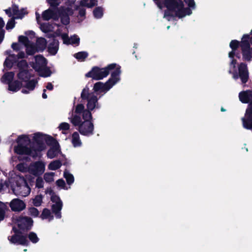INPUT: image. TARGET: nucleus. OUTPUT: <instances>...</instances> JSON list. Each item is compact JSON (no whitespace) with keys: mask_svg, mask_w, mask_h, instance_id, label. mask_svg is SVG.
<instances>
[{"mask_svg":"<svg viewBox=\"0 0 252 252\" xmlns=\"http://www.w3.org/2000/svg\"><path fill=\"white\" fill-rule=\"evenodd\" d=\"M31 137L30 135H19L16 142L18 145L14 147V151L19 155H30L33 158L39 156V153L45 150L47 144H52V147L48 150L47 156L49 158H53L60 153L59 143L51 136L43 134L40 132L35 133L32 135L34 146L31 147Z\"/></svg>","mask_w":252,"mask_h":252,"instance_id":"1","label":"nucleus"},{"mask_svg":"<svg viewBox=\"0 0 252 252\" xmlns=\"http://www.w3.org/2000/svg\"><path fill=\"white\" fill-rule=\"evenodd\" d=\"M19 71L17 74V80L14 81L9 86V91L16 92L21 90L24 94H29L33 91L37 84L35 79L30 80L32 77L31 71L28 69V65L25 60H22L17 64Z\"/></svg>","mask_w":252,"mask_h":252,"instance_id":"2","label":"nucleus"},{"mask_svg":"<svg viewBox=\"0 0 252 252\" xmlns=\"http://www.w3.org/2000/svg\"><path fill=\"white\" fill-rule=\"evenodd\" d=\"M76 114L73 113L69 117L70 122L74 126H78L79 132L85 136H90L93 134L94 125L92 122V115L89 111H84V105L78 104L75 109Z\"/></svg>","mask_w":252,"mask_h":252,"instance_id":"3","label":"nucleus"},{"mask_svg":"<svg viewBox=\"0 0 252 252\" xmlns=\"http://www.w3.org/2000/svg\"><path fill=\"white\" fill-rule=\"evenodd\" d=\"M239 45V42L237 40H232L230 43V47L232 51L228 54V57L230 59L229 66L228 72L232 75L234 79H237L240 77L242 83H246L248 79L249 73L246 64L241 63L237 65V60L235 57H239V54L236 52V49Z\"/></svg>","mask_w":252,"mask_h":252,"instance_id":"4","label":"nucleus"},{"mask_svg":"<svg viewBox=\"0 0 252 252\" xmlns=\"http://www.w3.org/2000/svg\"><path fill=\"white\" fill-rule=\"evenodd\" d=\"M163 7L167 8L163 18L168 21L173 19L174 17L181 18L192 13L189 8L184 7V3L181 0H165Z\"/></svg>","mask_w":252,"mask_h":252,"instance_id":"5","label":"nucleus"},{"mask_svg":"<svg viewBox=\"0 0 252 252\" xmlns=\"http://www.w3.org/2000/svg\"><path fill=\"white\" fill-rule=\"evenodd\" d=\"M11 177L6 181L4 185L10 188L12 192L17 196L26 197L31 192V188L23 177L15 174L13 172L10 173Z\"/></svg>","mask_w":252,"mask_h":252,"instance_id":"6","label":"nucleus"},{"mask_svg":"<svg viewBox=\"0 0 252 252\" xmlns=\"http://www.w3.org/2000/svg\"><path fill=\"white\" fill-rule=\"evenodd\" d=\"M46 43L47 42L44 38H39L37 39V47H35L30 42L27 37L21 35L19 37V43H13L11 47L13 50L18 51L21 49V44H22L26 47L27 54L31 55L36 52L43 50L46 47Z\"/></svg>","mask_w":252,"mask_h":252,"instance_id":"7","label":"nucleus"},{"mask_svg":"<svg viewBox=\"0 0 252 252\" xmlns=\"http://www.w3.org/2000/svg\"><path fill=\"white\" fill-rule=\"evenodd\" d=\"M72 14V10L66 5L65 8L62 7L61 11L57 8H50L42 12V18L44 20L48 21L50 19L58 20L61 17L63 24L67 25L69 22V15Z\"/></svg>","mask_w":252,"mask_h":252,"instance_id":"8","label":"nucleus"},{"mask_svg":"<svg viewBox=\"0 0 252 252\" xmlns=\"http://www.w3.org/2000/svg\"><path fill=\"white\" fill-rule=\"evenodd\" d=\"M117 70L119 72V77H120V66L116 63H111L104 68L94 67L86 75L87 77H90L94 80H98L106 77L110 72H111L112 73L116 72Z\"/></svg>","mask_w":252,"mask_h":252,"instance_id":"9","label":"nucleus"},{"mask_svg":"<svg viewBox=\"0 0 252 252\" xmlns=\"http://www.w3.org/2000/svg\"><path fill=\"white\" fill-rule=\"evenodd\" d=\"M30 64L40 76L47 77L51 75V70L46 66V60L43 56L38 55L34 57Z\"/></svg>","mask_w":252,"mask_h":252,"instance_id":"10","label":"nucleus"},{"mask_svg":"<svg viewBox=\"0 0 252 252\" xmlns=\"http://www.w3.org/2000/svg\"><path fill=\"white\" fill-rule=\"evenodd\" d=\"M120 80L119 71L112 73L110 78L105 83L101 82L96 83L94 86V91L96 93H106Z\"/></svg>","mask_w":252,"mask_h":252,"instance_id":"11","label":"nucleus"},{"mask_svg":"<svg viewBox=\"0 0 252 252\" xmlns=\"http://www.w3.org/2000/svg\"><path fill=\"white\" fill-rule=\"evenodd\" d=\"M97 1L96 0H82L80 3V6H77L74 4V0H68L66 2V5L70 8V10L72 11L74 9L79 10V16L81 18L80 20L82 21L84 19L86 11L85 9L82 6H86L88 8H91L96 4Z\"/></svg>","mask_w":252,"mask_h":252,"instance_id":"12","label":"nucleus"},{"mask_svg":"<svg viewBox=\"0 0 252 252\" xmlns=\"http://www.w3.org/2000/svg\"><path fill=\"white\" fill-rule=\"evenodd\" d=\"M81 97L83 99H87V109H85L84 107V111H89L91 112L95 109H99L100 106L98 102V98L93 93H90L88 88H84L81 94Z\"/></svg>","mask_w":252,"mask_h":252,"instance_id":"13","label":"nucleus"},{"mask_svg":"<svg viewBox=\"0 0 252 252\" xmlns=\"http://www.w3.org/2000/svg\"><path fill=\"white\" fill-rule=\"evenodd\" d=\"M252 37L248 34H244L241 39V47L243 58L245 60L249 61L252 57V29L251 32Z\"/></svg>","mask_w":252,"mask_h":252,"instance_id":"14","label":"nucleus"},{"mask_svg":"<svg viewBox=\"0 0 252 252\" xmlns=\"http://www.w3.org/2000/svg\"><path fill=\"white\" fill-rule=\"evenodd\" d=\"M45 192L46 194H49L51 196V200L53 203L52 205L53 213L55 214L57 218H61V211L62 209L63 203L60 197L54 193L51 188H47Z\"/></svg>","mask_w":252,"mask_h":252,"instance_id":"15","label":"nucleus"},{"mask_svg":"<svg viewBox=\"0 0 252 252\" xmlns=\"http://www.w3.org/2000/svg\"><path fill=\"white\" fill-rule=\"evenodd\" d=\"M46 163L39 160L32 162L29 165V173L34 176H40L45 171Z\"/></svg>","mask_w":252,"mask_h":252,"instance_id":"16","label":"nucleus"},{"mask_svg":"<svg viewBox=\"0 0 252 252\" xmlns=\"http://www.w3.org/2000/svg\"><path fill=\"white\" fill-rule=\"evenodd\" d=\"M8 239L11 243L14 244L25 245L28 243L26 238L22 235L20 231L17 230L15 226L13 228L11 235L8 236Z\"/></svg>","mask_w":252,"mask_h":252,"instance_id":"17","label":"nucleus"},{"mask_svg":"<svg viewBox=\"0 0 252 252\" xmlns=\"http://www.w3.org/2000/svg\"><path fill=\"white\" fill-rule=\"evenodd\" d=\"M4 11L9 17H11L14 19H22L28 13L26 9H19L16 5H13L11 7L5 9Z\"/></svg>","mask_w":252,"mask_h":252,"instance_id":"18","label":"nucleus"},{"mask_svg":"<svg viewBox=\"0 0 252 252\" xmlns=\"http://www.w3.org/2000/svg\"><path fill=\"white\" fill-rule=\"evenodd\" d=\"M63 27H60V29H58L56 32V34L57 35H61L63 40V42L65 44H72L78 45L80 42L79 37L76 35H74L70 37H68V35L66 33H62L61 31Z\"/></svg>","mask_w":252,"mask_h":252,"instance_id":"19","label":"nucleus"},{"mask_svg":"<svg viewBox=\"0 0 252 252\" xmlns=\"http://www.w3.org/2000/svg\"><path fill=\"white\" fill-rule=\"evenodd\" d=\"M14 223L19 227V230H20L29 229L32 225L33 221L29 217H19L14 220Z\"/></svg>","mask_w":252,"mask_h":252,"instance_id":"20","label":"nucleus"},{"mask_svg":"<svg viewBox=\"0 0 252 252\" xmlns=\"http://www.w3.org/2000/svg\"><path fill=\"white\" fill-rule=\"evenodd\" d=\"M243 127L248 129H252V103L249 105L245 116L242 119Z\"/></svg>","mask_w":252,"mask_h":252,"instance_id":"21","label":"nucleus"},{"mask_svg":"<svg viewBox=\"0 0 252 252\" xmlns=\"http://www.w3.org/2000/svg\"><path fill=\"white\" fill-rule=\"evenodd\" d=\"M9 207L12 211L20 212L26 208V204L23 200L14 198L9 202Z\"/></svg>","mask_w":252,"mask_h":252,"instance_id":"22","label":"nucleus"},{"mask_svg":"<svg viewBox=\"0 0 252 252\" xmlns=\"http://www.w3.org/2000/svg\"><path fill=\"white\" fill-rule=\"evenodd\" d=\"M6 54H8L9 56L6 59L4 63V65L8 68L11 67L13 63L17 61V59L24 58L25 56L23 52H19L17 56L10 54V51H6Z\"/></svg>","mask_w":252,"mask_h":252,"instance_id":"23","label":"nucleus"},{"mask_svg":"<svg viewBox=\"0 0 252 252\" xmlns=\"http://www.w3.org/2000/svg\"><path fill=\"white\" fill-rule=\"evenodd\" d=\"M240 100L243 103H249L252 101V92L247 91L239 94Z\"/></svg>","mask_w":252,"mask_h":252,"instance_id":"24","label":"nucleus"},{"mask_svg":"<svg viewBox=\"0 0 252 252\" xmlns=\"http://www.w3.org/2000/svg\"><path fill=\"white\" fill-rule=\"evenodd\" d=\"M14 77V73L13 72H8L5 73L1 78V81L5 84H8V90L9 91L10 85L13 83V78Z\"/></svg>","mask_w":252,"mask_h":252,"instance_id":"25","label":"nucleus"},{"mask_svg":"<svg viewBox=\"0 0 252 252\" xmlns=\"http://www.w3.org/2000/svg\"><path fill=\"white\" fill-rule=\"evenodd\" d=\"M71 143L74 147H79L81 146L82 142L80 138L79 133L77 132H74L71 136Z\"/></svg>","mask_w":252,"mask_h":252,"instance_id":"26","label":"nucleus"},{"mask_svg":"<svg viewBox=\"0 0 252 252\" xmlns=\"http://www.w3.org/2000/svg\"><path fill=\"white\" fill-rule=\"evenodd\" d=\"M59 49V42L56 40H54L53 43H50L48 47L49 52L53 55H55Z\"/></svg>","mask_w":252,"mask_h":252,"instance_id":"27","label":"nucleus"},{"mask_svg":"<svg viewBox=\"0 0 252 252\" xmlns=\"http://www.w3.org/2000/svg\"><path fill=\"white\" fill-rule=\"evenodd\" d=\"M40 218L42 220H48L49 221H51L53 219L54 217L50 210L44 209L40 216Z\"/></svg>","mask_w":252,"mask_h":252,"instance_id":"28","label":"nucleus"},{"mask_svg":"<svg viewBox=\"0 0 252 252\" xmlns=\"http://www.w3.org/2000/svg\"><path fill=\"white\" fill-rule=\"evenodd\" d=\"M43 197V195L40 194L36 195L33 198H32V201L33 206L36 207L40 206L42 203Z\"/></svg>","mask_w":252,"mask_h":252,"instance_id":"29","label":"nucleus"},{"mask_svg":"<svg viewBox=\"0 0 252 252\" xmlns=\"http://www.w3.org/2000/svg\"><path fill=\"white\" fill-rule=\"evenodd\" d=\"M16 169L23 173L28 172L29 173V165L25 163H20L17 165Z\"/></svg>","mask_w":252,"mask_h":252,"instance_id":"30","label":"nucleus"},{"mask_svg":"<svg viewBox=\"0 0 252 252\" xmlns=\"http://www.w3.org/2000/svg\"><path fill=\"white\" fill-rule=\"evenodd\" d=\"M62 165L60 160H54L48 165V169L51 170H55L59 169Z\"/></svg>","mask_w":252,"mask_h":252,"instance_id":"31","label":"nucleus"},{"mask_svg":"<svg viewBox=\"0 0 252 252\" xmlns=\"http://www.w3.org/2000/svg\"><path fill=\"white\" fill-rule=\"evenodd\" d=\"M88 54L86 52H80L74 55V57L79 61H83L87 57Z\"/></svg>","mask_w":252,"mask_h":252,"instance_id":"32","label":"nucleus"},{"mask_svg":"<svg viewBox=\"0 0 252 252\" xmlns=\"http://www.w3.org/2000/svg\"><path fill=\"white\" fill-rule=\"evenodd\" d=\"M93 14L95 18L99 19L101 18L103 14L102 8L100 7L95 8L93 11Z\"/></svg>","mask_w":252,"mask_h":252,"instance_id":"33","label":"nucleus"},{"mask_svg":"<svg viewBox=\"0 0 252 252\" xmlns=\"http://www.w3.org/2000/svg\"><path fill=\"white\" fill-rule=\"evenodd\" d=\"M64 177L66 179L68 184L70 185L74 182L73 176L67 171H65L64 172Z\"/></svg>","mask_w":252,"mask_h":252,"instance_id":"34","label":"nucleus"},{"mask_svg":"<svg viewBox=\"0 0 252 252\" xmlns=\"http://www.w3.org/2000/svg\"><path fill=\"white\" fill-rule=\"evenodd\" d=\"M55 28L48 24H43L40 25L41 30L44 32L53 31Z\"/></svg>","mask_w":252,"mask_h":252,"instance_id":"35","label":"nucleus"},{"mask_svg":"<svg viewBox=\"0 0 252 252\" xmlns=\"http://www.w3.org/2000/svg\"><path fill=\"white\" fill-rule=\"evenodd\" d=\"M28 215L33 217H37L38 216L39 214V212L38 210L34 208V207H30L28 208Z\"/></svg>","mask_w":252,"mask_h":252,"instance_id":"36","label":"nucleus"},{"mask_svg":"<svg viewBox=\"0 0 252 252\" xmlns=\"http://www.w3.org/2000/svg\"><path fill=\"white\" fill-rule=\"evenodd\" d=\"M54 173L52 172H47L44 175V179L46 182L50 183L54 181Z\"/></svg>","mask_w":252,"mask_h":252,"instance_id":"37","label":"nucleus"},{"mask_svg":"<svg viewBox=\"0 0 252 252\" xmlns=\"http://www.w3.org/2000/svg\"><path fill=\"white\" fill-rule=\"evenodd\" d=\"M6 209V205L0 201V220H1L4 219Z\"/></svg>","mask_w":252,"mask_h":252,"instance_id":"38","label":"nucleus"},{"mask_svg":"<svg viewBox=\"0 0 252 252\" xmlns=\"http://www.w3.org/2000/svg\"><path fill=\"white\" fill-rule=\"evenodd\" d=\"M37 178L35 181V187L38 189H41L44 187V182L43 179L40 176H37Z\"/></svg>","mask_w":252,"mask_h":252,"instance_id":"39","label":"nucleus"},{"mask_svg":"<svg viewBox=\"0 0 252 252\" xmlns=\"http://www.w3.org/2000/svg\"><path fill=\"white\" fill-rule=\"evenodd\" d=\"M29 238L33 243H36L39 241V238H38L37 235L33 232H31L29 234Z\"/></svg>","mask_w":252,"mask_h":252,"instance_id":"40","label":"nucleus"},{"mask_svg":"<svg viewBox=\"0 0 252 252\" xmlns=\"http://www.w3.org/2000/svg\"><path fill=\"white\" fill-rule=\"evenodd\" d=\"M184 1L188 4L189 6L188 8H189L191 11L192 10L195 8L196 5L194 0H184Z\"/></svg>","mask_w":252,"mask_h":252,"instance_id":"41","label":"nucleus"},{"mask_svg":"<svg viewBox=\"0 0 252 252\" xmlns=\"http://www.w3.org/2000/svg\"><path fill=\"white\" fill-rule=\"evenodd\" d=\"M14 19H15L12 18L8 21L6 26V30H9L12 29L15 27V22Z\"/></svg>","mask_w":252,"mask_h":252,"instance_id":"42","label":"nucleus"},{"mask_svg":"<svg viewBox=\"0 0 252 252\" xmlns=\"http://www.w3.org/2000/svg\"><path fill=\"white\" fill-rule=\"evenodd\" d=\"M52 7L56 8L60 4V0H47Z\"/></svg>","mask_w":252,"mask_h":252,"instance_id":"43","label":"nucleus"},{"mask_svg":"<svg viewBox=\"0 0 252 252\" xmlns=\"http://www.w3.org/2000/svg\"><path fill=\"white\" fill-rule=\"evenodd\" d=\"M58 127L60 130L64 131V130H66L69 129V127H70V126H69V124H68L67 123L64 122V123H61L59 125Z\"/></svg>","mask_w":252,"mask_h":252,"instance_id":"44","label":"nucleus"},{"mask_svg":"<svg viewBox=\"0 0 252 252\" xmlns=\"http://www.w3.org/2000/svg\"><path fill=\"white\" fill-rule=\"evenodd\" d=\"M57 185L61 187L62 189H67V188H65V184L64 181L63 180L59 179L56 181Z\"/></svg>","mask_w":252,"mask_h":252,"instance_id":"45","label":"nucleus"},{"mask_svg":"<svg viewBox=\"0 0 252 252\" xmlns=\"http://www.w3.org/2000/svg\"><path fill=\"white\" fill-rule=\"evenodd\" d=\"M154 1H156V4H157L158 6L161 9L163 7V3H161L160 2L158 1L159 0H154Z\"/></svg>","mask_w":252,"mask_h":252,"instance_id":"46","label":"nucleus"},{"mask_svg":"<svg viewBox=\"0 0 252 252\" xmlns=\"http://www.w3.org/2000/svg\"><path fill=\"white\" fill-rule=\"evenodd\" d=\"M4 37V32L0 31V43L2 42Z\"/></svg>","mask_w":252,"mask_h":252,"instance_id":"47","label":"nucleus"},{"mask_svg":"<svg viewBox=\"0 0 252 252\" xmlns=\"http://www.w3.org/2000/svg\"><path fill=\"white\" fill-rule=\"evenodd\" d=\"M4 22L3 19L0 17V29H2L4 26Z\"/></svg>","mask_w":252,"mask_h":252,"instance_id":"48","label":"nucleus"},{"mask_svg":"<svg viewBox=\"0 0 252 252\" xmlns=\"http://www.w3.org/2000/svg\"><path fill=\"white\" fill-rule=\"evenodd\" d=\"M53 88V86L51 83H48L46 86V89L49 90H52Z\"/></svg>","mask_w":252,"mask_h":252,"instance_id":"49","label":"nucleus"},{"mask_svg":"<svg viewBox=\"0 0 252 252\" xmlns=\"http://www.w3.org/2000/svg\"><path fill=\"white\" fill-rule=\"evenodd\" d=\"M35 15H36V20H37V22L39 23V21H40V14L36 12Z\"/></svg>","mask_w":252,"mask_h":252,"instance_id":"50","label":"nucleus"},{"mask_svg":"<svg viewBox=\"0 0 252 252\" xmlns=\"http://www.w3.org/2000/svg\"><path fill=\"white\" fill-rule=\"evenodd\" d=\"M45 91H46V90H45V89H44V90H43V94H42V97H43L44 99H46V98H47V94H45Z\"/></svg>","mask_w":252,"mask_h":252,"instance_id":"51","label":"nucleus"},{"mask_svg":"<svg viewBox=\"0 0 252 252\" xmlns=\"http://www.w3.org/2000/svg\"><path fill=\"white\" fill-rule=\"evenodd\" d=\"M29 32L32 34H33V32Z\"/></svg>","mask_w":252,"mask_h":252,"instance_id":"52","label":"nucleus"},{"mask_svg":"<svg viewBox=\"0 0 252 252\" xmlns=\"http://www.w3.org/2000/svg\"><path fill=\"white\" fill-rule=\"evenodd\" d=\"M221 110L222 111H224V109H223V108H221Z\"/></svg>","mask_w":252,"mask_h":252,"instance_id":"53","label":"nucleus"},{"mask_svg":"<svg viewBox=\"0 0 252 252\" xmlns=\"http://www.w3.org/2000/svg\"><path fill=\"white\" fill-rule=\"evenodd\" d=\"M169 27H170V26H167V29H169Z\"/></svg>","mask_w":252,"mask_h":252,"instance_id":"54","label":"nucleus"},{"mask_svg":"<svg viewBox=\"0 0 252 252\" xmlns=\"http://www.w3.org/2000/svg\"><path fill=\"white\" fill-rule=\"evenodd\" d=\"M24 251H25V252L27 251V250H26V249H25V250H24Z\"/></svg>","mask_w":252,"mask_h":252,"instance_id":"55","label":"nucleus"}]
</instances>
